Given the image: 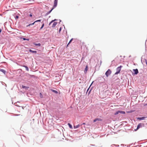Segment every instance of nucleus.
I'll return each instance as SVG.
<instances>
[{
	"instance_id": "nucleus-32",
	"label": "nucleus",
	"mask_w": 147,
	"mask_h": 147,
	"mask_svg": "<svg viewBox=\"0 0 147 147\" xmlns=\"http://www.w3.org/2000/svg\"><path fill=\"white\" fill-rule=\"evenodd\" d=\"M18 18V16H16V18Z\"/></svg>"
},
{
	"instance_id": "nucleus-20",
	"label": "nucleus",
	"mask_w": 147,
	"mask_h": 147,
	"mask_svg": "<svg viewBox=\"0 0 147 147\" xmlns=\"http://www.w3.org/2000/svg\"><path fill=\"white\" fill-rule=\"evenodd\" d=\"M57 20L56 19H55L54 20H52L49 24V25H50L51 24L53 23V22L54 21H55V20Z\"/></svg>"
},
{
	"instance_id": "nucleus-35",
	"label": "nucleus",
	"mask_w": 147,
	"mask_h": 147,
	"mask_svg": "<svg viewBox=\"0 0 147 147\" xmlns=\"http://www.w3.org/2000/svg\"><path fill=\"white\" fill-rule=\"evenodd\" d=\"M94 82L92 81V83H93Z\"/></svg>"
},
{
	"instance_id": "nucleus-33",
	"label": "nucleus",
	"mask_w": 147,
	"mask_h": 147,
	"mask_svg": "<svg viewBox=\"0 0 147 147\" xmlns=\"http://www.w3.org/2000/svg\"><path fill=\"white\" fill-rule=\"evenodd\" d=\"M92 85V83H91V85H90V86H91Z\"/></svg>"
},
{
	"instance_id": "nucleus-4",
	"label": "nucleus",
	"mask_w": 147,
	"mask_h": 147,
	"mask_svg": "<svg viewBox=\"0 0 147 147\" xmlns=\"http://www.w3.org/2000/svg\"><path fill=\"white\" fill-rule=\"evenodd\" d=\"M133 74H137L138 73V70L137 69H133Z\"/></svg>"
},
{
	"instance_id": "nucleus-15",
	"label": "nucleus",
	"mask_w": 147,
	"mask_h": 147,
	"mask_svg": "<svg viewBox=\"0 0 147 147\" xmlns=\"http://www.w3.org/2000/svg\"><path fill=\"white\" fill-rule=\"evenodd\" d=\"M73 40V38H71L70 40L69 41V42L68 43V44H67V47L68 46V45H69V44L70 43H71V42H72V40Z\"/></svg>"
},
{
	"instance_id": "nucleus-14",
	"label": "nucleus",
	"mask_w": 147,
	"mask_h": 147,
	"mask_svg": "<svg viewBox=\"0 0 147 147\" xmlns=\"http://www.w3.org/2000/svg\"><path fill=\"white\" fill-rule=\"evenodd\" d=\"M23 66L24 67H25L26 68V70L27 71H29L28 68V67L27 66H25V65H24Z\"/></svg>"
},
{
	"instance_id": "nucleus-5",
	"label": "nucleus",
	"mask_w": 147,
	"mask_h": 147,
	"mask_svg": "<svg viewBox=\"0 0 147 147\" xmlns=\"http://www.w3.org/2000/svg\"><path fill=\"white\" fill-rule=\"evenodd\" d=\"M58 0H55L54 1V6L53 7H56L57 4Z\"/></svg>"
},
{
	"instance_id": "nucleus-12",
	"label": "nucleus",
	"mask_w": 147,
	"mask_h": 147,
	"mask_svg": "<svg viewBox=\"0 0 147 147\" xmlns=\"http://www.w3.org/2000/svg\"><path fill=\"white\" fill-rule=\"evenodd\" d=\"M51 91H52L53 92L56 93V94H57L58 93V92L56 91V90H53V89H51Z\"/></svg>"
},
{
	"instance_id": "nucleus-1",
	"label": "nucleus",
	"mask_w": 147,
	"mask_h": 147,
	"mask_svg": "<svg viewBox=\"0 0 147 147\" xmlns=\"http://www.w3.org/2000/svg\"><path fill=\"white\" fill-rule=\"evenodd\" d=\"M122 66H120L119 67H117L116 69V72L115 74V75L117 74H119L121 70V67Z\"/></svg>"
},
{
	"instance_id": "nucleus-31",
	"label": "nucleus",
	"mask_w": 147,
	"mask_h": 147,
	"mask_svg": "<svg viewBox=\"0 0 147 147\" xmlns=\"http://www.w3.org/2000/svg\"><path fill=\"white\" fill-rule=\"evenodd\" d=\"M1 29L0 28V33L1 32Z\"/></svg>"
},
{
	"instance_id": "nucleus-19",
	"label": "nucleus",
	"mask_w": 147,
	"mask_h": 147,
	"mask_svg": "<svg viewBox=\"0 0 147 147\" xmlns=\"http://www.w3.org/2000/svg\"><path fill=\"white\" fill-rule=\"evenodd\" d=\"M68 125H69V127H70V128L71 129H72V126L71 125V124H70L69 123H68Z\"/></svg>"
},
{
	"instance_id": "nucleus-18",
	"label": "nucleus",
	"mask_w": 147,
	"mask_h": 147,
	"mask_svg": "<svg viewBox=\"0 0 147 147\" xmlns=\"http://www.w3.org/2000/svg\"><path fill=\"white\" fill-rule=\"evenodd\" d=\"M0 71L3 72L4 74H5L6 72L3 69H1Z\"/></svg>"
},
{
	"instance_id": "nucleus-10",
	"label": "nucleus",
	"mask_w": 147,
	"mask_h": 147,
	"mask_svg": "<svg viewBox=\"0 0 147 147\" xmlns=\"http://www.w3.org/2000/svg\"><path fill=\"white\" fill-rule=\"evenodd\" d=\"M29 51L30 52H31L32 53H37V51H32L31 50V49L29 50Z\"/></svg>"
},
{
	"instance_id": "nucleus-30",
	"label": "nucleus",
	"mask_w": 147,
	"mask_h": 147,
	"mask_svg": "<svg viewBox=\"0 0 147 147\" xmlns=\"http://www.w3.org/2000/svg\"><path fill=\"white\" fill-rule=\"evenodd\" d=\"M61 28H60L59 30V31H61Z\"/></svg>"
},
{
	"instance_id": "nucleus-25",
	"label": "nucleus",
	"mask_w": 147,
	"mask_h": 147,
	"mask_svg": "<svg viewBox=\"0 0 147 147\" xmlns=\"http://www.w3.org/2000/svg\"><path fill=\"white\" fill-rule=\"evenodd\" d=\"M44 24L43 23V24H42V26L40 28V29H42L43 28V27H44Z\"/></svg>"
},
{
	"instance_id": "nucleus-3",
	"label": "nucleus",
	"mask_w": 147,
	"mask_h": 147,
	"mask_svg": "<svg viewBox=\"0 0 147 147\" xmlns=\"http://www.w3.org/2000/svg\"><path fill=\"white\" fill-rule=\"evenodd\" d=\"M111 73V70L109 69H108V70L105 73V74L106 76L107 77L109 75H110Z\"/></svg>"
},
{
	"instance_id": "nucleus-11",
	"label": "nucleus",
	"mask_w": 147,
	"mask_h": 147,
	"mask_svg": "<svg viewBox=\"0 0 147 147\" xmlns=\"http://www.w3.org/2000/svg\"><path fill=\"white\" fill-rule=\"evenodd\" d=\"M80 125L79 124H78L77 125H74V128L75 129H76V128H77L78 127H80Z\"/></svg>"
},
{
	"instance_id": "nucleus-29",
	"label": "nucleus",
	"mask_w": 147,
	"mask_h": 147,
	"mask_svg": "<svg viewBox=\"0 0 147 147\" xmlns=\"http://www.w3.org/2000/svg\"><path fill=\"white\" fill-rule=\"evenodd\" d=\"M91 89H92V88H91V89H90V91H89V92H88V94H89V93L90 92V91H91Z\"/></svg>"
},
{
	"instance_id": "nucleus-26",
	"label": "nucleus",
	"mask_w": 147,
	"mask_h": 147,
	"mask_svg": "<svg viewBox=\"0 0 147 147\" xmlns=\"http://www.w3.org/2000/svg\"><path fill=\"white\" fill-rule=\"evenodd\" d=\"M132 112V111H128V112H127V113H131Z\"/></svg>"
},
{
	"instance_id": "nucleus-16",
	"label": "nucleus",
	"mask_w": 147,
	"mask_h": 147,
	"mask_svg": "<svg viewBox=\"0 0 147 147\" xmlns=\"http://www.w3.org/2000/svg\"><path fill=\"white\" fill-rule=\"evenodd\" d=\"M88 66L87 65V66H86V67L85 69V70H84L85 73H86L87 72V71L88 70Z\"/></svg>"
},
{
	"instance_id": "nucleus-23",
	"label": "nucleus",
	"mask_w": 147,
	"mask_h": 147,
	"mask_svg": "<svg viewBox=\"0 0 147 147\" xmlns=\"http://www.w3.org/2000/svg\"><path fill=\"white\" fill-rule=\"evenodd\" d=\"M24 40H29V39H26L25 38H22Z\"/></svg>"
},
{
	"instance_id": "nucleus-6",
	"label": "nucleus",
	"mask_w": 147,
	"mask_h": 147,
	"mask_svg": "<svg viewBox=\"0 0 147 147\" xmlns=\"http://www.w3.org/2000/svg\"><path fill=\"white\" fill-rule=\"evenodd\" d=\"M147 117H138L137 119H139L140 120H144L146 118H147Z\"/></svg>"
},
{
	"instance_id": "nucleus-21",
	"label": "nucleus",
	"mask_w": 147,
	"mask_h": 147,
	"mask_svg": "<svg viewBox=\"0 0 147 147\" xmlns=\"http://www.w3.org/2000/svg\"><path fill=\"white\" fill-rule=\"evenodd\" d=\"M119 111H117L116 113H115L114 114L115 115H117V114H118L119 113Z\"/></svg>"
},
{
	"instance_id": "nucleus-22",
	"label": "nucleus",
	"mask_w": 147,
	"mask_h": 147,
	"mask_svg": "<svg viewBox=\"0 0 147 147\" xmlns=\"http://www.w3.org/2000/svg\"><path fill=\"white\" fill-rule=\"evenodd\" d=\"M34 45H36V46H40L41 45L40 43H38V44H36V43H35L34 44Z\"/></svg>"
},
{
	"instance_id": "nucleus-34",
	"label": "nucleus",
	"mask_w": 147,
	"mask_h": 147,
	"mask_svg": "<svg viewBox=\"0 0 147 147\" xmlns=\"http://www.w3.org/2000/svg\"><path fill=\"white\" fill-rule=\"evenodd\" d=\"M83 124H85V123H83Z\"/></svg>"
},
{
	"instance_id": "nucleus-24",
	"label": "nucleus",
	"mask_w": 147,
	"mask_h": 147,
	"mask_svg": "<svg viewBox=\"0 0 147 147\" xmlns=\"http://www.w3.org/2000/svg\"><path fill=\"white\" fill-rule=\"evenodd\" d=\"M40 97L41 98H42L43 97V96L41 93H40Z\"/></svg>"
},
{
	"instance_id": "nucleus-9",
	"label": "nucleus",
	"mask_w": 147,
	"mask_h": 147,
	"mask_svg": "<svg viewBox=\"0 0 147 147\" xmlns=\"http://www.w3.org/2000/svg\"><path fill=\"white\" fill-rule=\"evenodd\" d=\"M57 24V22H54L53 24L52 27L53 28L55 27Z\"/></svg>"
},
{
	"instance_id": "nucleus-27",
	"label": "nucleus",
	"mask_w": 147,
	"mask_h": 147,
	"mask_svg": "<svg viewBox=\"0 0 147 147\" xmlns=\"http://www.w3.org/2000/svg\"><path fill=\"white\" fill-rule=\"evenodd\" d=\"M53 9V8H52L50 11H49V13H51Z\"/></svg>"
},
{
	"instance_id": "nucleus-36",
	"label": "nucleus",
	"mask_w": 147,
	"mask_h": 147,
	"mask_svg": "<svg viewBox=\"0 0 147 147\" xmlns=\"http://www.w3.org/2000/svg\"><path fill=\"white\" fill-rule=\"evenodd\" d=\"M146 64H147V63H146Z\"/></svg>"
},
{
	"instance_id": "nucleus-17",
	"label": "nucleus",
	"mask_w": 147,
	"mask_h": 147,
	"mask_svg": "<svg viewBox=\"0 0 147 147\" xmlns=\"http://www.w3.org/2000/svg\"><path fill=\"white\" fill-rule=\"evenodd\" d=\"M97 121H101V119H95L94 120V122H96Z\"/></svg>"
},
{
	"instance_id": "nucleus-13",
	"label": "nucleus",
	"mask_w": 147,
	"mask_h": 147,
	"mask_svg": "<svg viewBox=\"0 0 147 147\" xmlns=\"http://www.w3.org/2000/svg\"><path fill=\"white\" fill-rule=\"evenodd\" d=\"M119 113H121V114H125V112L124 111H119Z\"/></svg>"
},
{
	"instance_id": "nucleus-7",
	"label": "nucleus",
	"mask_w": 147,
	"mask_h": 147,
	"mask_svg": "<svg viewBox=\"0 0 147 147\" xmlns=\"http://www.w3.org/2000/svg\"><path fill=\"white\" fill-rule=\"evenodd\" d=\"M40 21H41V20H37L36 21H35L33 23L29 24L28 25V26H30V25H33L36 22H40Z\"/></svg>"
},
{
	"instance_id": "nucleus-8",
	"label": "nucleus",
	"mask_w": 147,
	"mask_h": 147,
	"mask_svg": "<svg viewBox=\"0 0 147 147\" xmlns=\"http://www.w3.org/2000/svg\"><path fill=\"white\" fill-rule=\"evenodd\" d=\"M22 88L25 89L26 90H27L29 88V87L22 85Z\"/></svg>"
},
{
	"instance_id": "nucleus-28",
	"label": "nucleus",
	"mask_w": 147,
	"mask_h": 147,
	"mask_svg": "<svg viewBox=\"0 0 147 147\" xmlns=\"http://www.w3.org/2000/svg\"><path fill=\"white\" fill-rule=\"evenodd\" d=\"M29 16H30V17H32V14H30Z\"/></svg>"
},
{
	"instance_id": "nucleus-2",
	"label": "nucleus",
	"mask_w": 147,
	"mask_h": 147,
	"mask_svg": "<svg viewBox=\"0 0 147 147\" xmlns=\"http://www.w3.org/2000/svg\"><path fill=\"white\" fill-rule=\"evenodd\" d=\"M144 126V124L143 123H139L138 125H137V129L135 130V131H136L137 130H138L139 129L140 127H141L143 126Z\"/></svg>"
}]
</instances>
